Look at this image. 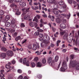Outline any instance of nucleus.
Listing matches in <instances>:
<instances>
[{"label":"nucleus","mask_w":79,"mask_h":79,"mask_svg":"<svg viewBox=\"0 0 79 79\" xmlns=\"http://www.w3.org/2000/svg\"><path fill=\"white\" fill-rule=\"evenodd\" d=\"M44 42L41 44V47L42 48H44L45 47V44H49L50 43V37L47 34H45L43 37Z\"/></svg>","instance_id":"1"},{"label":"nucleus","mask_w":79,"mask_h":79,"mask_svg":"<svg viewBox=\"0 0 79 79\" xmlns=\"http://www.w3.org/2000/svg\"><path fill=\"white\" fill-rule=\"evenodd\" d=\"M52 11L55 15H58L57 16V17H60V18H61V16H63L64 17H66L67 19H69V18H70V17L71 16V14H69L67 15L63 14H61V15L59 14L58 15V11L55 9H53Z\"/></svg>","instance_id":"2"},{"label":"nucleus","mask_w":79,"mask_h":79,"mask_svg":"<svg viewBox=\"0 0 79 79\" xmlns=\"http://www.w3.org/2000/svg\"><path fill=\"white\" fill-rule=\"evenodd\" d=\"M59 4L60 5L62 6V9L63 10V11H66V9H65L66 8V5L64 1H61L59 2Z\"/></svg>","instance_id":"3"},{"label":"nucleus","mask_w":79,"mask_h":79,"mask_svg":"<svg viewBox=\"0 0 79 79\" xmlns=\"http://www.w3.org/2000/svg\"><path fill=\"white\" fill-rule=\"evenodd\" d=\"M13 6L14 7V9L13 10V11H14V12H16V14L17 15H20L21 14V12L19 11V10L17 8V6H16V5L14 4L13 5Z\"/></svg>","instance_id":"4"},{"label":"nucleus","mask_w":79,"mask_h":79,"mask_svg":"<svg viewBox=\"0 0 79 79\" xmlns=\"http://www.w3.org/2000/svg\"><path fill=\"white\" fill-rule=\"evenodd\" d=\"M66 69H67V65L66 61H64L62 64V67L60 69V71H64Z\"/></svg>","instance_id":"5"},{"label":"nucleus","mask_w":79,"mask_h":79,"mask_svg":"<svg viewBox=\"0 0 79 79\" xmlns=\"http://www.w3.org/2000/svg\"><path fill=\"white\" fill-rule=\"evenodd\" d=\"M29 9H30V7L28 8H24L22 10L23 11V14H26L27 13V12H29Z\"/></svg>","instance_id":"6"},{"label":"nucleus","mask_w":79,"mask_h":79,"mask_svg":"<svg viewBox=\"0 0 79 79\" xmlns=\"http://www.w3.org/2000/svg\"><path fill=\"white\" fill-rule=\"evenodd\" d=\"M37 48H40L39 44H33V50H36Z\"/></svg>","instance_id":"7"},{"label":"nucleus","mask_w":79,"mask_h":79,"mask_svg":"<svg viewBox=\"0 0 79 79\" xmlns=\"http://www.w3.org/2000/svg\"><path fill=\"white\" fill-rule=\"evenodd\" d=\"M37 18L40 19V15H37L36 16H35L34 19L33 20V21H35L36 23H38L39 20Z\"/></svg>","instance_id":"8"},{"label":"nucleus","mask_w":79,"mask_h":79,"mask_svg":"<svg viewBox=\"0 0 79 79\" xmlns=\"http://www.w3.org/2000/svg\"><path fill=\"white\" fill-rule=\"evenodd\" d=\"M6 53L7 56H13V53L11 51H8L6 52Z\"/></svg>","instance_id":"9"},{"label":"nucleus","mask_w":79,"mask_h":79,"mask_svg":"<svg viewBox=\"0 0 79 79\" xmlns=\"http://www.w3.org/2000/svg\"><path fill=\"white\" fill-rule=\"evenodd\" d=\"M26 58H24L23 60V64H26L27 66H29V62L27 61L26 62Z\"/></svg>","instance_id":"10"},{"label":"nucleus","mask_w":79,"mask_h":79,"mask_svg":"<svg viewBox=\"0 0 79 79\" xmlns=\"http://www.w3.org/2000/svg\"><path fill=\"white\" fill-rule=\"evenodd\" d=\"M73 40V36H69V38L67 40L68 42L69 43L72 42V41Z\"/></svg>","instance_id":"11"},{"label":"nucleus","mask_w":79,"mask_h":79,"mask_svg":"<svg viewBox=\"0 0 79 79\" xmlns=\"http://www.w3.org/2000/svg\"><path fill=\"white\" fill-rule=\"evenodd\" d=\"M68 34L67 33H66L65 34L63 37L64 39V40H68Z\"/></svg>","instance_id":"12"},{"label":"nucleus","mask_w":79,"mask_h":79,"mask_svg":"<svg viewBox=\"0 0 79 79\" xmlns=\"http://www.w3.org/2000/svg\"><path fill=\"white\" fill-rule=\"evenodd\" d=\"M48 3H50L52 4L55 3V0H47Z\"/></svg>","instance_id":"13"},{"label":"nucleus","mask_w":79,"mask_h":79,"mask_svg":"<svg viewBox=\"0 0 79 79\" xmlns=\"http://www.w3.org/2000/svg\"><path fill=\"white\" fill-rule=\"evenodd\" d=\"M60 27L62 29H65L66 26V25L64 23H61L60 25Z\"/></svg>","instance_id":"14"},{"label":"nucleus","mask_w":79,"mask_h":79,"mask_svg":"<svg viewBox=\"0 0 79 79\" xmlns=\"http://www.w3.org/2000/svg\"><path fill=\"white\" fill-rule=\"evenodd\" d=\"M30 18H31V17L29 15H27L24 17V19H25L26 20H27V19H29Z\"/></svg>","instance_id":"15"},{"label":"nucleus","mask_w":79,"mask_h":79,"mask_svg":"<svg viewBox=\"0 0 79 79\" xmlns=\"http://www.w3.org/2000/svg\"><path fill=\"white\" fill-rule=\"evenodd\" d=\"M6 56V54L5 53H2L1 54V56L3 58H5Z\"/></svg>","instance_id":"16"},{"label":"nucleus","mask_w":79,"mask_h":79,"mask_svg":"<svg viewBox=\"0 0 79 79\" xmlns=\"http://www.w3.org/2000/svg\"><path fill=\"white\" fill-rule=\"evenodd\" d=\"M56 22L57 23L60 24L61 22V20L59 18H57L56 19Z\"/></svg>","instance_id":"17"},{"label":"nucleus","mask_w":79,"mask_h":79,"mask_svg":"<svg viewBox=\"0 0 79 79\" xmlns=\"http://www.w3.org/2000/svg\"><path fill=\"white\" fill-rule=\"evenodd\" d=\"M59 59V56H56L54 58L55 62H57Z\"/></svg>","instance_id":"18"},{"label":"nucleus","mask_w":79,"mask_h":79,"mask_svg":"<svg viewBox=\"0 0 79 79\" xmlns=\"http://www.w3.org/2000/svg\"><path fill=\"white\" fill-rule=\"evenodd\" d=\"M52 58L51 57H49L48 59V62L49 64H50L52 62Z\"/></svg>","instance_id":"19"},{"label":"nucleus","mask_w":79,"mask_h":79,"mask_svg":"<svg viewBox=\"0 0 79 79\" xmlns=\"http://www.w3.org/2000/svg\"><path fill=\"white\" fill-rule=\"evenodd\" d=\"M10 16L8 15H7L6 18H5V21H7L8 20H9L10 19Z\"/></svg>","instance_id":"20"},{"label":"nucleus","mask_w":79,"mask_h":79,"mask_svg":"<svg viewBox=\"0 0 79 79\" xmlns=\"http://www.w3.org/2000/svg\"><path fill=\"white\" fill-rule=\"evenodd\" d=\"M36 66L37 67H40L41 66H42V63L39 62L37 63L36 64Z\"/></svg>","instance_id":"21"},{"label":"nucleus","mask_w":79,"mask_h":79,"mask_svg":"<svg viewBox=\"0 0 79 79\" xmlns=\"http://www.w3.org/2000/svg\"><path fill=\"white\" fill-rule=\"evenodd\" d=\"M20 6H21L24 7L26 5V3L24 2H20Z\"/></svg>","instance_id":"22"},{"label":"nucleus","mask_w":79,"mask_h":79,"mask_svg":"<svg viewBox=\"0 0 79 79\" xmlns=\"http://www.w3.org/2000/svg\"><path fill=\"white\" fill-rule=\"evenodd\" d=\"M11 27L13 29H16V27H17L16 26V25H15V24H12Z\"/></svg>","instance_id":"23"},{"label":"nucleus","mask_w":79,"mask_h":79,"mask_svg":"<svg viewBox=\"0 0 79 79\" xmlns=\"http://www.w3.org/2000/svg\"><path fill=\"white\" fill-rule=\"evenodd\" d=\"M6 27H10V23L8 22H6Z\"/></svg>","instance_id":"24"},{"label":"nucleus","mask_w":79,"mask_h":79,"mask_svg":"<svg viewBox=\"0 0 79 79\" xmlns=\"http://www.w3.org/2000/svg\"><path fill=\"white\" fill-rule=\"evenodd\" d=\"M31 67L32 68H34V67H35V63H34V62H32L31 63Z\"/></svg>","instance_id":"25"},{"label":"nucleus","mask_w":79,"mask_h":79,"mask_svg":"<svg viewBox=\"0 0 79 79\" xmlns=\"http://www.w3.org/2000/svg\"><path fill=\"white\" fill-rule=\"evenodd\" d=\"M35 54H37V55H40L41 54V52H39V51H37L35 52Z\"/></svg>","instance_id":"26"},{"label":"nucleus","mask_w":79,"mask_h":79,"mask_svg":"<svg viewBox=\"0 0 79 79\" xmlns=\"http://www.w3.org/2000/svg\"><path fill=\"white\" fill-rule=\"evenodd\" d=\"M2 51H4V52H6L7 51V49L4 47H2L1 48Z\"/></svg>","instance_id":"27"},{"label":"nucleus","mask_w":79,"mask_h":79,"mask_svg":"<svg viewBox=\"0 0 79 79\" xmlns=\"http://www.w3.org/2000/svg\"><path fill=\"white\" fill-rule=\"evenodd\" d=\"M42 62L43 64H45L46 63V61L45 59L44 58L43 59L42 61Z\"/></svg>","instance_id":"28"},{"label":"nucleus","mask_w":79,"mask_h":79,"mask_svg":"<svg viewBox=\"0 0 79 79\" xmlns=\"http://www.w3.org/2000/svg\"><path fill=\"white\" fill-rule=\"evenodd\" d=\"M60 42H61V40H58L56 42V44L57 47H58V46H59V44Z\"/></svg>","instance_id":"29"},{"label":"nucleus","mask_w":79,"mask_h":79,"mask_svg":"<svg viewBox=\"0 0 79 79\" xmlns=\"http://www.w3.org/2000/svg\"><path fill=\"white\" fill-rule=\"evenodd\" d=\"M20 39H21V36H18L15 38V40L17 41L18 40H20Z\"/></svg>","instance_id":"30"},{"label":"nucleus","mask_w":79,"mask_h":79,"mask_svg":"<svg viewBox=\"0 0 79 79\" xmlns=\"http://www.w3.org/2000/svg\"><path fill=\"white\" fill-rule=\"evenodd\" d=\"M30 25L31 27H34V23L33 22H31L30 23Z\"/></svg>","instance_id":"31"},{"label":"nucleus","mask_w":79,"mask_h":79,"mask_svg":"<svg viewBox=\"0 0 79 79\" xmlns=\"http://www.w3.org/2000/svg\"><path fill=\"white\" fill-rule=\"evenodd\" d=\"M37 77H38V79H41V78H42V75L40 74H38Z\"/></svg>","instance_id":"32"},{"label":"nucleus","mask_w":79,"mask_h":79,"mask_svg":"<svg viewBox=\"0 0 79 79\" xmlns=\"http://www.w3.org/2000/svg\"><path fill=\"white\" fill-rule=\"evenodd\" d=\"M10 65H6V68L7 69H8L9 70H10Z\"/></svg>","instance_id":"33"},{"label":"nucleus","mask_w":79,"mask_h":79,"mask_svg":"<svg viewBox=\"0 0 79 79\" xmlns=\"http://www.w3.org/2000/svg\"><path fill=\"white\" fill-rule=\"evenodd\" d=\"M15 23V19H13L11 21V24H13Z\"/></svg>","instance_id":"34"},{"label":"nucleus","mask_w":79,"mask_h":79,"mask_svg":"<svg viewBox=\"0 0 79 79\" xmlns=\"http://www.w3.org/2000/svg\"><path fill=\"white\" fill-rule=\"evenodd\" d=\"M65 33V31H62L60 32V34L61 35H63Z\"/></svg>","instance_id":"35"},{"label":"nucleus","mask_w":79,"mask_h":79,"mask_svg":"<svg viewBox=\"0 0 79 79\" xmlns=\"http://www.w3.org/2000/svg\"><path fill=\"white\" fill-rule=\"evenodd\" d=\"M17 72L18 73H22L23 71L21 69H19L17 70Z\"/></svg>","instance_id":"36"},{"label":"nucleus","mask_w":79,"mask_h":79,"mask_svg":"<svg viewBox=\"0 0 79 79\" xmlns=\"http://www.w3.org/2000/svg\"><path fill=\"white\" fill-rule=\"evenodd\" d=\"M37 31L39 32H43L44 30L42 29L37 30Z\"/></svg>","instance_id":"37"},{"label":"nucleus","mask_w":79,"mask_h":79,"mask_svg":"<svg viewBox=\"0 0 79 79\" xmlns=\"http://www.w3.org/2000/svg\"><path fill=\"white\" fill-rule=\"evenodd\" d=\"M37 60H39V58L37 57H36L34 58V61H37Z\"/></svg>","instance_id":"38"},{"label":"nucleus","mask_w":79,"mask_h":79,"mask_svg":"<svg viewBox=\"0 0 79 79\" xmlns=\"http://www.w3.org/2000/svg\"><path fill=\"white\" fill-rule=\"evenodd\" d=\"M39 32H36L35 33V36H38V35H39Z\"/></svg>","instance_id":"39"},{"label":"nucleus","mask_w":79,"mask_h":79,"mask_svg":"<svg viewBox=\"0 0 79 79\" xmlns=\"http://www.w3.org/2000/svg\"><path fill=\"white\" fill-rule=\"evenodd\" d=\"M4 14V11L3 10H1L0 11V15H3Z\"/></svg>","instance_id":"40"},{"label":"nucleus","mask_w":79,"mask_h":79,"mask_svg":"<svg viewBox=\"0 0 79 79\" xmlns=\"http://www.w3.org/2000/svg\"><path fill=\"white\" fill-rule=\"evenodd\" d=\"M50 46L51 47H54L55 46V44L53 43H51L50 44Z\"/></svg>","instance_id":"41"},{"label":"nucleus","mask_w":79,"mask_h":79,"mask_svg":"<svg viewBox=\"0 0 79 79\" xmlns=\"http://www.w3.org/2000/svg\"><path fill=\"white\" fill-rule=\"evenodd\" d=\"M14 69V67H10V69L9 70H8V71H7V72H10V70H12L13 69Z\"/></svg>","instance_id":"42"},{"label":"nucleus","mask_w":79,"mask_h":79,"mask_svg":"<svg viewBox=\"0 0 79 79\" xmlns=\"http://www.w3.org/2000/svg\"><path fill=\"white\" fill-rule=\"evenodd\" d=\"M73 4H74V8H75V7H76V4H77V3H76V1H73Z\"/></svg>","instance_id":"43"},{"label":"nucleus","mask_w":79,"mask_h":79,"mask_svg":"<svg viewBox=\"0 0 79 79\" xmlns=\"http://www.w3.org/2000/svg\"><path fill=\"white\" fill-rule=\"evenodd\" d=\"M5 77V75H4V74H3V73H1V74L0 75V77Z\"/></svg>","instance_id":"44"},{"label":"nucleus","mask_w":79,"mask_h":79,"mask_svg":"<svg viewBox=\"0 0 79 79\" xmlns=\"http://www.w3.org/2000/svg\"><path fill=\"white\" fill-rule=\"evenodd\" d=\"M60 65H61V61H60V62L58 63V64L57 68L58 69H59V68H60Z\"/></svg>","instance_id":"45"},{"label":"nucleus","mask_w":79,"mask_h":79,"mask_svg":"<svg viewBox=\"0 0 79 79\" xmlns=\"http://www.w3.org/2000/svg\"><path fill=\"white\" fill-rule=\"evenodd\" d=\"M23 79V76L21 75H20L18 77V79Z\"/></svg>","instance_id":"46"},{"label":"nucleus","mask_w":79,"mask_h":79,"mask_svg":"<svg viewBox=\"0 0 79 79\" xmlns=\"http://www.w3.org/2000/svg\"><path fill=\"white\" fill-rule=\"evenodd\" d=\"M51 19L52 20V21H54V19H55V18L54 17V16H52Z\"/></svg>","instance_id":"47"},{"label":"nucleus","mask_w":79,"mask_h":79,"mask_svg":"<svg viewBox=\"0 0 79 79\" xmlns=\"http://www.w3.org/2000/svg\"><path fill=\"white\" fill-rule=\"evenodd\" d=\"M28 48L29 50L31 49V48H32V45L31 44L29 45L28 47Z\"/></svg>","instance_id":"48"},{"label":"nucleus","mask_w":79,"mask_h":79,"mask_svg":"<svg viewBox=\"0 0 79 79\" xmlns=\"http://www.w3.org/2000/svg\"><path fill=\"white\" fill-rule=\"evenodd\" d=\"M66 51H67V49H64L62 50V52L63 53H65Z\"/></svg>","instance_id":"49"},{"label":"nucleus","mask_w":79,"mask_h":79,"mask_svg":"<svg viewBox=\"0 0 79 79\" xmlns=\"http://www.w3.org/2000/svg\"><path fill=\"white\" fill-rule=\"evenodd\" d=\"M11 63L13 64H15L16 63V61L15 60H13L12 61Z\"/></svg>","instance_id":"50"},{"label":"nucleus","mask_w":79,"mask_h":79,"mask_svg":"<svg viewBox=\"0 0 79 79\" xmlns=\"http://www.w3.org/2000/svg\"><path fill=\"white\" fill-rule=\"evenodd\" d=\"M39 36L40 37H42L44 36V35L42 33H40L39 35Z\"/></svg>","instance_id":"51"},{"label":"nucleus","mask_w":79,"mask_h":79,"mask_svg":"<svg viewBox=\"0 0 79 79\" xmlns=\"http://www.w3.org/2000/svg\"><path fill=\"white\" fill-rule=\"evenodd\" d=\"M42 10H45V11H47V9L46 8H44V7H42Z\"/></svg>","instance_id":"52"},{"label":"nucleus","mask_w":79,"mask_h":79,"mask_svg":"<svg viewBox=\"0 0 79 79\" xmlns=\"http://www.w3.org/2000/svg\"><path fill=\"white\" fill-rule=\"evenodd\" d=\"M52 31H53V32H55V31H56V28H54L53 27H52Z\"/></svg>","instance_id":"53"},{"label":"nucleus","mask_w":79,"mask_h":79,"mask_svg":"<svg viewBox=\"0 0 79 79\" xmlns=\"http://www.w3.org/2000/svg\"><path fill=\"white\" fill-rule=\"evenodd\" d=\"M34 26H35V27H36L37 26H38V24H37V23L35 22H34Z\"/></svg>","instance_id":"54"},{"label":"nucleus","mask_w":79,"mask_h":79,"mask_svg":"<svg viewBox=\"0 0 79 79\" xmlns=\"http://www.w3.org/2000/svg\"><path fill=\"white\" fill-rule=\"evenodd\" d=\"M39 4H40V2H38V3H34V5H39Z\"/></svg>","instance_id":"55"},{"label":"nucleus","mask_w":79,"mask_h":79,"mask_svg":"<svg viewBox=\"0 0 79 79\" xmlns=\"http://www.w3.org/2000/svg\"><path fill=\"white\" fill-rule=\"evenodd\" d=\"M31 8L32 9H33V10H36V9H35V6H32Z\"/></svg>","instance_id":"56"},{"label":"nucleus","mask_w":79,"mask_h":79,"mask_svg":"<svg viewBox=\"0 0 79 79\" xmlns=\"http://www.w3.org/2000/svg\"><path fill=\"white\" fill-rule=\"evenodd\" d=\"M18 35V33L17 32H15L14 34H13V35L14 37H16Z\"/></svg>","instance_id":"57"},{"label":"nucleus","mask_w":79,"mask_h":79,"mask_svg":"<svg viewBox=\"0 0 79 79\" xmlns=\"http://www.w3.org/2000/svg\"><path fill=\"white\" fill-rule=\"evenodd\" d=\"M27 41V39L24 40L22 43V44H24V43H25Z\"/></svg>","instance_id":"58"},{"label":"nucleus","mask_w":79,"mask_h":79,"mask_svg":"<svg viewBox=\"0 0 79 79\" xmlns=\"http://www.w3.org/2000/svg\"><path fill=\"white\" fill-rule=\"evenodd\" d=\"M68 2L69 3L71 4V3H72V2H73V0H69Z\"/></svg>","instance_id":"59"},{"label":"nucleus","mask_w":79,"mask_h":79,"mask_svg":"<svg viewBox=\"0 0 79 79\" xmlns=\"http://www.w3.org/2000/svg\"><path fill=\"white\" fill-rule=\"evenodd\" d=\"M21 27H25V25L24 24V23H22L21 25Z\"/></svg>","instance_id":"60"},{"label":"nucleus","mask_w":79,"mask_h":79,"mask_svg":"<svg viewBox=\"0 0 79 79\" xmlns=\"http://www.w3.org/2000/svg\"><path fill=\"white\" fill-rule=\"evenodd\" d=\"M43 16L44 18H47V15H45V14L43 15Z\"/></svg>","instance_id":"61"},{"label":"nucleus","mask_w":79,"mask_h":79,"mask_svg":"<svg viewBox=\"0 0 79 79\" xmlns=\"http://www.w3.org/2000/svg\"><path fill=\"white\" fill-rule=\"evenodd\" d=\"M74 50H76V51H79V49L76 48H74Z\"/></svg>","instance_id":"62"},{"label":"nucleus","mask_w":79,"mask_h":79,"mask_svg":"<svg viewBox=\"0 0 79 79\" xmlns=\"http://www.w3.org/2000/svg\"><path fill=\"white\" fill-rule=\"evenodd\" d=\"M70 56H71L72 59H73V58H74V56L73 55H71Z\"/></svg>","instance_id":"63"},{"label":"nucleus","mask_w":79,"mask_h":79,"mask_svg":"<svg viewBox=\"0 0 79 79\" xmlns=\"http://www.w3.org/2000/svg\"><path fill=\"white\" fill-rule=\"evenodd\" d=\"M40 23H44V21H43V19H40Z\"/></svg>","instance_id":"64"}]
</instances>
